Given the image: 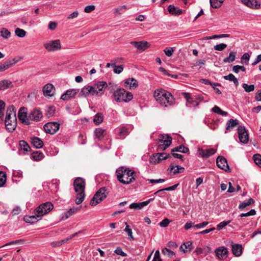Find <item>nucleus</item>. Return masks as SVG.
<instances>
[{"mask_svg": "<svg viewBox=\"0 0 261 261\" xmlns=\"http://www.w3.org/2000/svg\"><path fill=\"white\" fill-rule=\"evenodd\" d=\"M5 102L1 100L0 101V122L3 121V116H4V111L5 109Z\"/></svg>", "mask_w": 261, "mask_h": 261, "instance_id": "nucleus-49", "label": "nucleus"}, {"mask_svg": "<svg viewBox=\"0 0 261 261\" xmlns=\"http://www.w3.org/2000/svg\"><path fill=\"white\" fill-rule=\"evenodd\" d=\"M189 151V149L184 146L181 145L172 150V151H178L182 153H186Z\"/></svg>", "mask_w": 261, "mask_h": 261, "instance_id": "nucleus-53", "label": "nucleus"}, {"mask_svg": "<svg viewBox=\"0 0 261 261\" xmlns=\"http://www.w3.org/2000/svg\"><path fill=\"white\" fill-rule=\"evenodd\" d=\"M112 67L114 68V72L117 74L120 73L123 70V67L122 65L116 66L115 62L112 63Z\"/></svg>", "mask_w": 261, "mask_h": 261, "instance_id": "nucleus-43", "label": "nucleus"}, {"mask_svg": "<svg viewBox=\"0 0 261 261\" xmlns=\"http://www.w3.org/2000/svg\"><path fill=\"white\" fill-rule=\"evenodd\" d=\"M250 59V55L248 53H245L241 58V63L245 65H248Z\"/></svg>", "mask_w": 261, "mask_h": 261, "instance_id": "nucleus-48", "label": "nucleus"}, {"mask_svg": "<svg viewBox=\"0 0 261 261\" xmlns=\"http://www.w3.org/2000/svg\"><path fill=\"white\" fill-rule=\"evenodd\" d=\"M212 111L214 113L219 114L222 116H226L227 115V112L223 111L219 107L216 106L212 108Z\"/></svg>", "mask_w": 261, "mask_h": 261, "instance_id": "nucleus-42", "label": "nucleus"}, {"mask_svg": "<svg viewBox=\"0 0 261 261\" xmlns=\"http://www.w3.org/2000/svg\"><path fill=\"white\" fill-rule=\"evenodd\" d=\"M239 138L241 143L246 144L249 141V135L244 126H239L238 129Z\"/></svg>", "mask_w": 261, "mask_h": 261, "instance_id": "nucleus-12", "label": "nucleus"}, {"mask_svg": "<svg viewBox=\"0 0 261 261\" xmlns=\"http://www.w3.org/2000/svg\"><path fill=\"white\" fill-rule=\"evenodd\" d=\"M116 130L117 131V133L120 136L121 138H124L129 134L128 129L124 126L118 128Z\"/></svg>", "mask_w": 261, "mask_h": 261, "instance_id": "nucleus-28", "label": "nucleus"}, {"mask_svg": "<svg viewBox=\"0 0 261 261\" xmlns=\"http://www.w3.org/2000/svg\"><path fill=\"white\" fill-rule=\"evenodd\" d=\"M238 124V122L237 120L230 119L227 123L226 129L227 130L230 131L231 129H232Z\"/></svg>", "mask_w": 261, "mask_h": 261, "instance_id": "nucleus-31", "label": "nucleus"}, {"mask_svg": "<svg viewBox=\"0 0 261 261\" xmlns=\"http://www.w3.org/2000/svg\"><path fill=\"white\" fill-rule=\"evenodd\" d=\"M216 152V149L213 148L207 149L198 148L197 154L198 156L203 158H207L214 154Z\"/></svg>", "mask_w": 261, "mask_h": 261, "instance_id": "nucleus-14", "label": "nucleus"}, {"mask_svg": "<svg viewBox=\"0 0 261 261\" xmlns=\"http://www.w3.org/2000/svg\"><path fill=\"white\" fill-rule=\"evenodd\" d=\"M241 2L248 7L252 8H258L260 5L257 3L256 0H241Z\"/></svg>", "mask_w": 261, "mask_h": 261, "instance_id": "nucleus-25", "label": "nucleus"}, {"mask_svg": "<svg viewBox=\"0 0 261 261\" xmlns=\"http://www.w3.org/2000/svg\"><path fill=\"white\" fill-rule=\"evenodd\" d=\"M127 9L128 8L126 5H122L118 8L114 9V13L115 15H120Z\"/></svg>", "mask_w": 261, "mask_h": 261, "instance_id": "nucleus-38", "label": "nucleus"}, {"mask_svg": "<svg viewBox=\"0 0 261 261\" xmlns=\"http://www.w3.org/2000/svg\"><path fill=\"white\" fill-rule=\"evenodd\" d=\"M114 252L117 255H121V256H126L127 254L123 251L121 248L118 247L115 251Z\"/></svg>", "mask_w": 261, "mask_h": 261, "instance_id": "nucleus-63", "label": "nucleus"}, {"mask_svg": "<svg viewBox=\"0 0 261 261\" xmlns=\"http://www.w3.org/2000/svg\"><path fill=\"white\" fill-rule=\"evenodd\" d=\"M1 36L4 39H8L11 36V33L8 29L3 28L1 31Z\"/></svg>", "mask_w": 261, "mask_h": 261, "instance_id": "nucleus-39", "label": "nucleus"}, {"mask_svg": "<svg viewBox=\"0 0 261 261\" xmlns=\"http://www.w3.org/2000/svg\"><path fill=\"white\" fill-rule=\"evenodd\" d=\"M174 51V49L173 47H166L164 50L165 55L168 57H171Z\"/></svg>", "mask_w": 261, "mask_h": 261, "instance_id": "nucleus-57", "label": "nucleus"}, {"mask_svg": "<svg viewBox=\"0 0 261 261\" xmlns=\"http://www.w3.org/2000/svg\"><path fill=\"white\" fill-rule=\"evenodd\" d=\"M216 164L219 168L226 171L229 170V167L225 158L221 156H218L216 160Z\"/></svg>", "mask_w": 261, "mask_h": 261, "instance_id": "nucleus-16", "label": "nucleus"}, {"mask_svg": "<svg viewBox=\"0 0 261 261\" xmlns=\"http://www.w3.org/2000/svg\"><path fill=\"white\" fill-rule=\"evenodd\" d=\"M103 121V116L100 113H97L93 119L94 123L96 125L99 124Z\"/></svg>", "mask_w": 261, "mask_h": 261, "instance_id": "nucleus-41", "label": "nucleus"}, {"mask_svg": "<svg viewBox=\"0 0 261 261\" xmlns=\"http://www.w3.org/2000/svg\"><path fill=\"white\" fill-rule=\"evenodd\" d=\"M172 139H169L164 141V143H161V144L159 145V148L162 150H165L170 145Z\"/></svg>", "mask_w": 261, "mask_h": 261, "instance_id": "nucleus-33", "label": "nucleus"}, {"mask_svg": "<svg viewBox=\"0 0 261 261\" xmlns=\"http://www.w3.org/2000/svg\"><path fill=\"white\" fill-rule=\"evenodd\" d=\"M10 64L7 61L4 63H0V72H3L10 68Z\"/></svg>", "mask_w": 261, "mask_h": 261, "instance_id": "nucleus-52", "label": "nucleus"}, {"mask_svg": "<svg viewBox=\"0 0 261 261\" xmlns=\"http://www.w3.org/2000/svg\"><path fill=\"white\" fill-rule=\"evenodd\" d=\"M60 124L56 122H50L44 125V129L46 133L53 135L59 129Z\"/></svg>", "mask_w": 261, "mask_h": 261, "instance_id": "nucleus-10", "label": "nucleus"}, {"mask_svg": "<svg viewBox=\"0 0 261 261\" xmlns=\"http://www.w3.org/2000/svg\"><path fill=\"white\" fill-rule=\"evenodd\" d=\"M130 44L141 51L145 50L150 46V44L146 41H131Z\"/></svg>", "mask_w": 261, "mask_h": 261, "instance_id": "nucleus-15", "label": "nucleus"}, {"mask_svg": "<svg viewBox=\"0 0 261 261\" xmlns=\"http://www.w3.org/2000/svg\"><path fill=\"white\" fill-rule=\"evenodd\" d=\"M237 53L234 51H231L229 53V56L224 59L223 61L225 63H231L234 61L236 59Z\"/></svg>", "mask_w": 261, "mask_h": 261, "instance_id": "nucleus-34", "label": "nucleus"}, {"mask_svg": "<svg viewBox=\"0 0 261 261\" xmlns=\"http://www.w3.org/2000/svg\"><path fill=\"white\" fill-rule=\"evenodd\" d=\"M43 117L42 112L37 109H33L29 113V119L31 121L38 122L40 121Z\"/></svg>", "mask_w": 261, "mask_h": 261, "instance_id": "nucleus-13", "label": "nucleus"}, {"mask_svg": "<svg viewBox=\"0 0 261 261\" xmlns=\"http://www.w3.org/2000/svg\"><path fill=\"white\" fill-rule=\"evenodd\" d=\"M232 252L236 256H240L242 253V245L237 244H232Z\"/></svg>", "mask_w": 261, "mask_h": 261, "instance_id": "nucleus-24", "label": "nucleus"}, {"mask_svg": "<svg viewBox=\"0 0 261 261\" xmlns=\"http://www.w3.org/2000/svg\"><path fill=\"white\" fill-rule=\"evenodd\" d=\"M198 103L194 100H193V99L191 98L190 100V101H187L186 105L187 106L189 107H191L192 106H193L194 107H196L198 106Z\"/></svg>", "mask_w": 261, "mask_h": 261, "instance_id": "nucleus-62", "label": "nucleus"}, {"mask_svg": "<svg viewBox=\"0 0 261 261\" xmlns=\"http://www.w3.org/2000/svg\"><path fill=\"white\" fill-rule=\"evenodd\" d=\"M153 200V198H150L147 201L139 202V203H132L129 205V208L135 210H140L145 206L147 205L150 201Z\"/></svg>", "mask_w": 261, "mask_h": 261, "instance_id": "nucleus-20", "label": "nucleus"}, {"mask_svg": "<svg viewBox=\"0 0 261 261\" xmlns=\"http://www.w3.org/2000/svg\"><path fill=\"white\" fill-rule=\"evenodd\" d=\"M227 47V45L224 43H220L214 46V48L215 50L222 51Z\"/></svg>", "mask_w": 261, "mask_h": 261, "instance_id": "nucleus-56", "label": "nucleus"}, {"mask_svg": "<svg viewBox=\"0 0 261 261\" xmlns=\"http://www.w3.org/2000/svg\"><path fill=\"white\" fill-rule=\"evenodd\" d=\"M152 261H162L160 257V251L159 250H156L155 252Z\"/></svg>", "mask_w": 261, "mask_h": 261, "instance_id": "nucleus-64", "label": "nucleus"}, {"mask_svg": "<svg viewBox=\"0 0 261 261\" xmlns=\"http://www.w3.org/2000/svg\"><path fill=\"white\" fill-rule=\"evenodd\" d=\"M31 141L32 145L36 148H41L43 146V142L38 137H32Z\"/></svg>", "mask_w": 261, "mask_h": 261, "instance_id": "nucleus-23", "label": "nucleus"}, {"mask_svg": "<svg viewBox=\"0 0 261 261\" xmlns=\"http://www.w3.org/2000/svg\"><path fill=\"white\" fill-rule=\"evenodd\" d=\"M79 92V89H72L67 90L65 93L62 95L61 99L63 100H68L74 97Z\"/></svg>", "mask_w": 261, "mask_h": 261, "instance_id": "nucleus-17", "label": "nucleus"}, {"mask_svg": "<svg viewBox=\"0 0 261 261\" xmlns=\"http://www.w3.org/2000/svg\"><path fill=\"white\" fill-rule=\"evenodd\" d=\"M19 145L21 148L25 151H28L30 150V147L29 144L23 140H21L19 142Z\"/></svg>", "mask_w": 261, "mask_h": 261, "instance_id": "nucleus-47", "label": "nucleus"}, {"mask_svg": "<svg viewBox=\"0 0 261 261\" xmlns=\"http://www.w3.org/2000/svg\"><path fill=\"white\" fill-rule=\"evenodd\" d=\"M254 202V200L252 198H250L247 202H243L240 203L239 206L240 209H244L246 207L250 205L251 204L253 203Z\"/></svg>", "mask_w": 261, "mask_h": 261, "instance_id": "nucleus-45", "label": "nucleus"}, {"mask_svg": "<svg viewBox=\"0 0 261 261\" xmlns=\"http://www.w3.org/2000/svg\"><path fill=\"white\" fill-rule=\"evenodd\" d=\"M13 87V83L9 80L0 81V91L6 90Z\"/></svg>", "mask_w": 261, "mask_h": 261, "instance_id": "nucleus-21", "label": "nucleus"}, {"mask_svg": "<svg viewBox=\"0 0 261 261\" xmlns=\"http://www.w3.org/2000/svg\"><path fill=\"white\" fill-rule=\"evenodd\" d=\"M44 154L42 152L39 151L34 152L32 153V158L35 161H39L43 159Z\"/></svg>", "mask_w": 261, "mask_h": 261, "instance_id": "nucleus-37", "label": "nucleus"}, {"mask_svg": "<svg viewBox=\"0 0 261 261\" xmlns=\"http://www.w3.org/2000/svg\"><path fill=\"white\" fill-rule=\"evenodd\" d=\"M94 134L98 140H101L106 135V130L101 128H97L95 129Z\"/></svg>", "mask_w": 261, "mask_h": 261, "instance_id": "nucleus-29", "label": "nucleus"}, {"mask_svg": "<svg viewBox=\"0 0 261 261\" xmlns=\"http://www.w3.org/2000/svg\"><path fill=\"white\" fill-rule=\"evenodd\" d=\"M55 88L51 84H47L43 88V92L45 96L51 97L54 95Z\"/></svg>", "mask_w": 261, "mask_h": 261, "instance_id": "nucleus-19", "label": "nucleus"}, {"mask_svg": "<svg viewBox=\"0 0 261 261\" xmlns=\"http://www.w3.org/2000/svg\"><path fill=\"white\" fill-rule=\"evenodd\" d=\"M108 87L105 81H99L92 86H86L82 88L79 94V97H87L89 96H101Z\"/></svg>", "mask_w": 261, "mask_h": 261, "instance_id": "nucleus-1", "label": "nucleus"}, {"mask_svg": "<svg viewBox=\"0 0 261 261\" xmlns=\"http://www.w3.org/2000/svg\"><path fill=\"white\" fill-rule=\"evenodd\" d=\"M85 182L84 179L81 177L76 178L73 183L75 192L77 194L75 203L81 204L84 200L85 197Z\"/></svg>", "mask_w": 261, "mask_h": 261, "instance_id": "nucleus-5", "label": "nucleus"}, {"mask_svg": "<svg viewBox=\"0 0 261 261\" xmlns=\"http://www.w3.org/2000/svg\"><path fill=\"white\" fill-rule=\"evenodd\" d=\"M53 208L54 205L51 202H46L40 204L35 209V214L38 217H41L48 213Z\"/></svg>", "mask_w": 261, "mask_h": 261, "instance_id": "nucleus-8", "label": "nucleus"}, {"mask_svg": "<svg viewBox=\"0 0 261 261\" xmlns=\"http://www.w3.org/2000/svg\"><path fill=\"white\" fill-rule=\"evenodd\" d=\"M242 86L246 92L253 91L255 88L254 85H248L247 84H243Z\"/></svg>", "mask_w": 261, "mask_h": 261, "instance_id": "nucleus-51", "label": "nucleus"}, {"mask_svg": "<svg viewBox=\"0 0 261 261\" xmlns=\"http://www.w3.org/2000/svg\"><path fill=\"white\" fill-rule=\"evenodd\" d=\"M108 194L107 189L105 187L101 188L93 196L90 201V204L92 206L96 205L103 200L107 197Z\"/></svg>", "mask_w": 261, "mask_h": 261, "instance_id": "nucleus-7", "label": "nucleus"}, {"mask_svg": "<svg viewBox=\"0 0 261 261\" xmlns=\"http://www.w3.org/2000/svg\"><path fill=\"white\" fill-rule=\"evenodd\" d=\"M125 225H126V226L124 229V231L127 233V234L130 239H132L133 240H134V238L133 236V232H132V229H130L129 228V226L127 224V223L126 222H125Z\"/></svg>", "mask_w": 261, "mask_h": 261, "instance_id": "nucleus-58", "label": "nucleus"}, {"mask_svg": "<svg viewBox=\"0 0 261 261\" xmlns=\"http://www.w3.org/2000/svg\"><path fill=\"white\" fill-rule=\"evenodd\" d=\"M44 47L49 52L59 50L61 48L60 41L58 39L50 40L44 44Z\"/></svg>", "mask_w": 261, "mask_h": 261, "instance_id": "nucleus-9", "label": "nucleus"}, {"mask_svg": "<svg viewBox=\"0 0 261 261\" xmlns=\"http://www.w3.org/2000/svg\"><path fill=\"white\" fill-rule=\"evenodd\" d=\"M154 97L161 106L167 107L173 104L174 98L171 94L164 90H157L154 92Z\"/></svg>", "mask_w": 261, "mask_h": 261, "instance_id": "nucleus-3", "label": "nucleus"}, {"mask_svg": "<svg viewBox=\"0 0 261 261\" xmlns=\"http://www.w3.org/2000/svg\"><path fill=\"white\" fill-rule=\"evenodd\" d=\"M15 33L17 36L20 38H23L26 35V32L24 30L19 28L15 29Z\"/></svg>", "mask_w": 261, "mask_h": 261, "instance_id": "nucleus-46", "label": "nucleus"}, {"mask_svg": "<svg viewBox=\"0 0 261 261\" xmlns=\"http://www.w3.org/2000/svg\"><path fill=\"white\" fill-rule=\"evenodd\" d=\"M168 11L170 14L174 15H179L182 13V10L172 5L169 6Z\"/></svg>", "mask_w": 261, "mask_h": 261, "instance_id": "nucleus-27", "label": "nucleus"}, {"mask_svg": "<svg viewBox=\"0 0 261 261\" xmlns=\"http://www.w3.org/2000/svg\"><path fill=\"white\" fill-rule=\"evenodd\" d=\"M216 256L220 259L224 260L227 257L228 251L225 247H221L215 250Z\"/></svg>", "mask_w": 261, "mask_h": 261, "instance_id": "nucleus-18", "label": "nucleus"}, {"mask_svg": "<svg viewBox=\"0 0 261 261\" xmlns=\"http://www.w3.org/2000/svg\"><path fill=\"white\" fill-rule=\"evenodd\" d=\"M116 173L118 180L124 185L129 184L135 180V173L129 168H119Z\"/></svg>", "mask_w": 261, "mask_h": 261, "instance_id": "nucleus-2", "label": "nucleus"}, {"mask_svg": "<svg viewBox=\"0 0 261 261\" xmlns=\"http://www.w3.org/2000/svg\"><path fill=\"white\" fill-rule=\"evenodd\" d=\"M231 221H223L220 222L219 224H218L217 225V228L218 230H220L222 229L223 227L227 225L230 223Z\"/></svg>", "mask_w": 261, "mask_h": 261, "instance_id": "nucleus-59", "label": "nucleus"}, {"mask_svg": "<svg viewBox=\"0 0 261 261\" xmlns=\"http://www.w3.org/2000/svg\"><path fill=\"white\" fill-rule=\"evenodd\" d=\"M115 100L117 102L130 101L133 97L132 93L126 91L124 89L119 88L113 93Z\"/></svg>", "mask_w": 261, "mask_h": 261, "instance_id": "nucleus-6", "label": "nucleus"}, {"mask_svg": "<svg viewBox=\"0 0 261 261\" xmlns=\"http://www.w3.org/2000/svg\"><path fill=\"white\" fill-rule=\"evenodd\" d=\"M224 78L226 80L232 81L236 87L239 85L238 79L232 73L229 74L228 75L224 76Z\"/></svg>", "mask_w": 261, "mask_h": 261, "instance_id": "nucleus-35", "label": "nucleus"}, {"mask_svg": "<svg viewBox=\"0 0 261 261\" xmlns=\"http://www.w3.org/2000/svg\"><path fill=\"white\" fill-rule=\"evenodd\" d=\"M253 160L255 163L261 167V155L259 154H256L253 155Z\"/></svg>", "mask_w": 261, "mask_h": 261, "instance_id": "nucleus-54", "label": "nucleus"}, {"mask_svg": "<svg viewBox=\"0 0 261 261\" xmlns=\"http://www.w3.org/2000/svg\"><path fill=\"white\" fill-rule=\"evenodd\" d=\"M5 124L6 129L10 132L13 131L16 127V111L13 106H9L7 110Z\"/></svg>", "mask_w": 261, "mask_h": 261, "instance_id": "nucleus-4", "label": "nucleus"}, {"mask_svg": "<svg viewBox=\"0 0 261 261\" xmlns=\"http://www.w3.org/2000/svg\"><path fill=\"white\" fill-rule=\"evenodd\" d=\"M35 215L33 216H26L24 218V221L27 223H34L35 222H36L39 220L37 218H38L36 214L35 213Z\"/></svg>", "mask_w": 261, "mask_h": 261, "instance_id": "nucleus-32", "label": "nucleus"}, {"mask_svg": "<svg viewBox=\"0 0 261 261\" xmlns=\"http://www.w3.org/2000/svg\"><path fill=\"white\" fill-rule=\"evenodd\" d=\"M161 161L159 153L153 154L150 159V162L154 164L159 163Z\"/></svg>", "mask_w": 261, "mask_h": 261, "instance_id": "nucleus-40", "label": "nucleus"}, {"mask_svg": "<svg viewBox=\"0 0 261 261\" xmlns=\"http://www.w3.org/2000/svg\"><path fill=\"white\" fill-rule=\"evenodd\" d=\"M245 68L243 66L235 65L233 67L232 70L235 73H238L240 70L245 71Z\"/></svg>", "mask_w": 261, "mask_h": 261, "instance_id": "nucleus-60", "label": "nucleus"}, {"mask_svg": "<svg viewBox=\"0 0 261 261\" xmlns=\"http://www.w3.org/2000/svg\"><path fill=\"white\" fill-rule=\"evenodd\" d=\"M6 181V175L5 172L0 171V187H2Z\"/></svg>", "mask_w": 261, "mask_h": 261, "instance_id": "nucleus-55", "label": "nucleus"}, {"mask_svg": "<svg viewBox=\"0 0 261 261\" xmlns=\"http://www.w3.org/2000/svg\"><path fill=\"white\" fill-rule=\"evenodd\" d=\"M162 253L163 254L167 255L170 257H172L175 255V253L172 251L166 248L162 250Z\"/></svg>", "mask_w": 261, "mask_h": 261, "instance_id": "nucleus-50", "label": "nucleus"}, {"mask_svg": "<svg viewBox=\"0 0 261 261\" xmlns=\"http://www.w3.org/2000/svg\"><path fill=\"white\" fill-rule=\"evenodd\" d=\"M124 86L129 89L136 88L138 87V82L134 78L128 79L125 81Z\"/></svg>", "mask_w": 261, "mask_h": 261, "instance_id": "nucleus-22", "label": "nucleus"}, {"mask_svg": "<svg viewBox=\"0 0 261 261\" xmlns=\"http://www.w3.org/2000/svg\"><path fill=\"white\" fill-rule=\"evenodd\" d=\"M169 169H170L171 174H176L177 173H181L184 171L185 168L179 165H170Z\"/></svg>", "mask_w": 261, "mask_h": 261, "instance_id": "nucleus-26", "label": "nucleus"}, {"mask_svg": "<svg viewBox=\"0 0 261 261\" xmlns=\"http://www.w3.org/2000/svg\"><path fill=\"white\" fill-rule=\"evenodd\" d=\"M18 118L21 122L27 125L31 123L29 119V115H27V109L24 107H21L18 113Z\"/></svg>", "mask_w": 261, "mask_h": 261, "instance_id": "nucleus-11", "label": "nucleus"}, {"mask_svg": "<svg viewBox=\"0 0 261 261\" xmlns=\"http://www.w3.org/2000/svg\"><path fill=\"white\" fill-rule=\"evenodd\" d=\"M224 0H210L211 6L214 8H218L221 7Z\"/></svg>", "mask_w": 261, "mask_h": 261, "instance_id": "nucleus-36", "label": "nucleus"}, {"mask_svg": "<svg viewBox=\"0 0 261 261\" xmlns=\"http://www.w3.org/2000/svg\"><path fill=\"white\" fill-rule=\"evenodd\" d=\"M192 243L191 242H187L184 243L180 247V250L184 253L190 251L191 250Z\"/></svg>", "mask_w": 261, "mask_h": 261, "instance_id": "nucleus-30", "label": "nucleus"}, {"mask_svg": "<svg viewBox=\"0 0 261 261\" xmlns=\"http://www.w3.org/2000/svg\"><path fill=\"white\" fill-rule=\"evenodd\" d=\"M178 185H179V184H177L174 185L172 186L169 187L168 188L160 189V190H158V191H156L154 193V194H159L160 193H163V192H164V191H173L176 189V188L178 187Z\"/></svg>", "mask_w": 261, "mask_h": 261, "instance_id": "nucleus-44", "label": "nucleus"}, {"mask_svg": "<svg viewBox=\"0 0 261 261\" xmlns=\"http://www.w3.org/2000/svg\"><path fill=\"white\" fill-rule=\"evenodd\" d=\"M170 222V221L168 218H165L159 223V225L161 227H166L169 225Z\"/></svg>", "mask_w": 261, "mask_h": 261, "instance_id": "nucleus-61", "label": "nucleus"}]
</instances>
